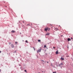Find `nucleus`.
Instances as JSON below:
<instances>
[{"instance_id":"2","label":"nucleus","mask_w":73,"mask_h":73,"mask_svg":"<svg viewBox=\"0 0 73 73\" xmlns=\"http://www.w3.org/2000/svg\"><path fill=\"white\" fill-rule=\"evenodd\" d=\"M11 46L12 48H13L15 47V46H14V45L13 44H11Z\"/></svg>"},{"instance_id":"4","label":"nucleus","mask_w":73,"mask_h":73,"mask_svg":"<svg viewBox=\"0 0 73 73\" xmlns=\"http://www.w3.org/2000/svg\"><path fill=\"white\" fill-rule=\"evenodd\" d=\"M11 33H15V31L12 30L11 32Z\"/></svg>"},{"instance_id":"30","label":"nucleus","mask_w":73,"mask_h":73,"mask_svg":"<svg viewBox=\"0 0 73 73\" xmlns=\"http://www.w3.org/2000/svg\"><path fill=\"white\" fill-rule=\"evenodd\" d=\"M61 28V27H60V28Z\"/></svg>"},{"instance_id":"24","label":"nucleus","mask_w":73,"mask_h":73,"mask_svg":"<svg viewBox=\"0 0 73 73\" xmlns=\"http://www.w3.org/2000/svg\"><path fill=\"white\" fill-rule=\"evenodd\" d=\"M1 72V70H0V72Z\"/></svg>"},{"instance_id":"26","label":"nucleus","mask_w":73,"mask_h":73,"mask_svg":"<svg viewBox=\"0 0 73 73\" xmlns=\"http://www.w3.org/2000/svg\"><path fill=\"white\" fill-rule=\"evenodd\" d=\"M23 23H24V21H23Z\"/></svg>"},{"instance_id":"8","label":"nucleus","mask_w":73,"mask_h":73,"mask_svg":"<svg viewBox=\"0 0 73 73\" xmlns=\"http://www.w3.org/2000/svg\"><path fill=\"white\" fill-rule=\"evenodd\" d=\"M58 28H55V31H58Z\"/></svg>"},{"instance_id":"1","label":"nucleus","mask_w":73,"mask_h":73,"mask_svg":"<svg viewBox=\"0 0 73 73\" xmlns=\"http://www.w3.org/2000/svg\"><path fill=\"white\" fill-rule=\"evenodd\" d=\"M41 48H40L37 51V53H40V52H41Z\"/></svg>"},{"instance_id":"17","label":"nucleus","mask_w":73,"mask_h":73,"mask_svg":"<svg viewBox=\"0 0 73 73\" xmlns=\"http://www.w3.org/2000/svg\"><path fill=\"white\" fill-rule=\"evenodd\" d=\"M53 73H56V71H55L54 72H53Z\"/></svg>"},{"instance_id":"23","label":"nucleus","mask_w":73,"mask_h":73,"mask_svg":"<svg viewBox=\"0 0 73 73\" xmlns=\"http://www.w3.org/2000/svg\"><path fill=\"white\" fill-rule=\"evenodd\" d=\"M1 51H0V53H1Z\"/></svg>"},{"instance_id":"13","label":"nucleus","mask_w":73,"mask_h":73,"mask_svg":"<svg viewBox=\"0 0 73 73\" xmlns=\"http://www.w3.org/2000/svg\"><path fill=\"white\" fill-rule=\"evenodd\" d=\"M49 30H50V28H47V30L49 31Z\"/></svg>"},{"instance_id":"5","label":"nucleus","mask_w":73,"mask_h":73,"mask_svg":"<svg viewBox=\"0 0 73 73\" xmlns=\"http://www.w3.org/2000/svg\"><path fill=\"white\" fill-rule=\"evenodd\" d=\"M61 60H62V61H63V60H64V58H63L62 57H61Z\"/></svg>"},{"instance_id":"14","label":"nucleus","mask_w":73,"mask_h":73,"mask_svg":"<svg viewBox=\"0 0 73 73\" xmlns=\"http://www.w3.org/2000/svg\"><path fill=\"white\" fill-rule=\"evenodd\" d=\"M44 48H46V45H44Z\"/></svg>"},{"instance_id":"28","label":"nucleus","mask_w":73,"mask_h":73,"mask_svg":"<svg viewBox=\"0 0 73 73\" xmlns=\"http://www.w3.org/2000/svg\"><path fill=\"white\" fill-rule=\"evenodd\" d=\"M42 72H43V71H42Z\"/></svg>"},{"instance_id":"22","label":"nucleus","mask_w":73,"mask_h":73,"mask_svg":"<svg viewBox=\"0 0 73 73\" xmlns=\"http://www.w3.org/2000/svg\"><path fill=\"white\" fill-rule=\"evenodd\" d=\"M71 39H73V38L72 37L71 38Z\"/></svg>"},{"instance_id":"25","label":"nucleus","mask_w":73,"mask_h":73,"mask_svg":"<svg viewBox=\"0 0 73 73\" xmlns=\"http://www.w3.org/2000/svg\"><path fill=\"white\" fill-rule=\"evenodd\" d=\"M47 62V63H49V62Z\"/></svg>"},{"instance_id":"27","label":"nucleus","mask_w":73,"mask_h":73,"mask_svg":"<svg viewBox=\"0 0 73 73\" xmlns=\"http://www.w3.org/2000/svg\"><path fill=\"white\" fill-rule=\"evenodd\" d=\"M67 57H69V56H68Z\"/></svg>"},{"instance_id":"29","label":"nucleus","mask_w":73,"mask_h":73,"mask_svg":"<svg viewBox=\"0 0 73 73\" xmlns=\"http://www.w3.org/2000/svg\"><path fill=\"white\" fill-rule=\"evenodd\" d=\"M60 26H59V27H60Z\"/></svg>"},{"instance_id":"19","label":"nucleus","mask_w":73,"mask_h":73,"mask_svg":"<svg viewBox=\"0 0 73 73\" xmlns=\"http://www.w3.org/2000/svg\"><path fill=\"white\" fill-rule=\"evenodd\" d=\"M25 72L26 73H27V70H25Z\"/></svg>"},{"instance_id":"6","label":"nucleus","mask_w":73,"mask_h":73,"mask_svg":"<svg viewBox=\"0 0 73 73\" xmlns=\"http://www.w3.org/2000/svg\"><path fill=\"white\" fill-rule=\"evenodd\" d=\"M41 61H42L43 62V64H45V62L43 60H41Z\"/></svg>"},{"instance_id":"9","label":"nucleus","mask_w":73,"mask_h":73,"mask_svg":"<svg viewBox=\"0 0 73 73\" xmlns=\"http://www.w3.org/2000/svg\"><path fill=\"white\" fill-rule=\"evenodd\" d=\"M67 40L68 41H69L70 40H71V39H70V38H68V39H67Z\"/></svg>"},{"instance_id":"7","label":"nucleus","mask_w":73,"mask_h":73,"mask_svg":"<svg viewBox=\"0 0 73 73\" xmlns=\"http://www.w3.org/2000/svg\"><path fill=\"white\" fill-rule=\"evenodd\" d=\"M48 29V28H46L44 30L45 31H47V30Z\"/></svg>"},{"instance_id":"12","label":"nucleus","mask_w":73,"mask_h":73,"mask_svg":"<svg viewBox=\"0 0 73 73\" xmlns=\"http://www.w3.org/2000/svg\"><path fill=\"white\" fill-rule=\"evenodd\" d=\"M50 34H49V33H47L46 34V35H49Z\"/></svg>"},{"instance_id":"15","label":"nucleus","mask_w":73,"mask_h":73,"mask_svg":"<svg viewBox=\"0 0 73 73\" xmlns=\"http://www.w3.org/2000/svg\"><path fill=\"white\" fill-rule=\"evenodd\" d=\"M38 41L39 42H40V41H41V40H38Z\"/></svg>"},{"instance_id":"11","label":"nucleus","mask_w":73,"mask_h":73,"mask_svg":"<svg viewBox=\"0 0 73 73\" xmlns=\"http://www.w3.org/2000/svg\"><path fill=\"white\" fill-rule=\"evenodd\" d=\"M15 45H17V42H15Z\"/></svg>"},{"instance_id":"21","label":"nucleus","mask_w":73,"mask_h":73,"mask_svg":"<svg viewBox=\"0 0 73 73\" xmlns=\"http://www.w3.org/2000/svg\"><path fill=\"white\" fill-rule=\"evenodd\" d=\"M56 48V47H54L53 48H54H54Z\"/></svg>"},{"instance_id":"10","label":"nucleus","mask_w":73,"mask_h":73,"mask_svg":"<svg viewBox=\"0 0 73 73\" xmlns=\"http://www.w3.org/2000/svg\"><path fill=\"white\" fill-rule=\"evenodd\" d=\"M58 51H56V54H58Z\"/></svg>"},{"instance_id":"18","label":"nucleus","mask_w":73,"mask_h":73,"mask_svg":"<svg viewBox=\"0 0 73 73\" xmlns=\"http://www.w3.org/2000/svg\"><path fill=\"white\" fill-rule=\"evenodd\" d=\"M33 48L34 49V50H35V48L34 47H33Z\"/></svg>"},{"instance_id":"20","label":"nucleus","mask_w":73,"mask_h":73,"mask_svg":"<svg viewBox=\"0 0 73 73\" xmlns=\"http://www.w3.org/2000/svg\"><path fill=\"white\" fill-rule=\"evenodd\" d=\"M11 44V42H9V44Z\"/></svg>"},{"instance_id":"16","label":"nucleus","mask_w":73,"mask_h":73,"mask_svg":"<svg viewBox=\"0 0 73 73\" xmlns=\"http://www.w3.org/2000/svg\"><path fill=\"white\" fill-rule=\"evenodd\" d=\"M26 42L27 43H28V40H26Z\"/></svg>"},{"instance_id":"3","label":"nucleus","mask_w":73,"mask_h":73,"mask_svg":"<svg viewBox=\"0 0 73 73\" xmlns=\"http://www.w3.org/2000/svg\"><path fill=\"white\" fill-rule=\"evenodd\" d=\"M62 65H63V64H62V63L61 64L59 65V66H62Z\"/></svg>"}]
</instances>
